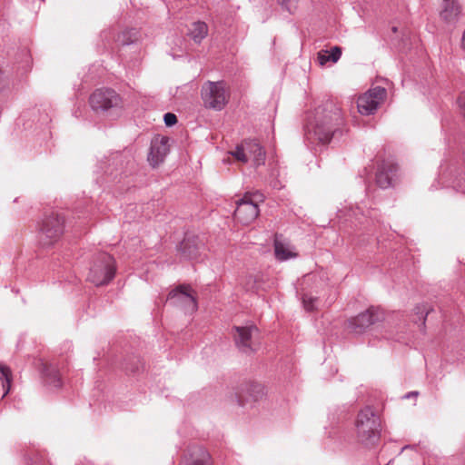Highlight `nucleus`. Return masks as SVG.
I'll return each mask as SVG.
<instances>
[{"label":"nucleus","instance_id":"obj_12","mask_svg":"<svg viewBox=\"0 0 465 465\" xmlns=\"http://www.w3.org/2000/svg\"><path fill=\"white\" fill-rule=\"evenodd\" d=\"M168 300L177 299L178 302L188 312H194L198 309L194 292L189 285H179L172 290L167 296Z\"/></svg>","mask_w":465,"mask_h":465},{"label":"nucleus","instance_id":"obj_19","mask_svg":"<svg viewBox=\"0 0 465 465\" xmlns=\"http://www.w3.org/2000/svg\"><path fill=\"white\" fill-rule=\"evenodd\" d=\"M188 34L194 43L200 44L208 35V25L202 21L193 22Z\"/></svg>","mask_w":465,"mask_h":465},{"label":"nucleus","instance_id":"obj_15","mask_svg":"<svg viewBox=\"0 0 465 465\" xmlns=\"http://www.w3.org/2000/svg\"><path fill=\"white\" fill-rule=\"evenodd\" d=\"M398 172V165L392 161H382L378 164L376 173V183L381 188L386 189L393 184V180Z\"/></svg>","mask_w":465,"mask_h":465},{"label":"nucleus","instance_id":"obj_16","mask_svg":"<svg viewBox=\"0 0 465 465\" xmlns=\"http://www.w3.org/2000/svg\"><path fill=\"white\" fill-rule=\"evenodd\" d=\"M210 454L201 446H193L187 450L181 465H211Z\"/></svg>","mask_w":465,"mask_h":465},{"label":"nucleus","instance_id":"obj_21","mask_svg":"<svg viewBox=\"0 0 465 465\" xmlns=\"http://www.w3.org/2000/svg\"><path fill=\"white\" fill-rule=\"evenodd\" d=\"M341 55V48L339 46H334L328 50H321L317 54V59L319 64L323 66L327 62L331 61L332 63H336Z\"/></svg>","mask_w":465,"mask_h":465},{"label":"nucleus","instance_id":"obj_25","mask_svg":"<svg viewBox=\"0 0 465 465\" xmlns=\"http://www.w3.org/2000/svg\"><path fill=\"white\" fill-rule=\"evenodd\" d=\"M318 300L311 295L303 294L302 303L303 307L308 312H312L316 309V303Z\"/></svg>","mask_w":465,"mask_h":465},{"label":"nucleus","instance_id":"obj_11","mask_svg":"<svg viewBox=\"0 0 465 465\" xmlns=\"http://www.w3.org/2000/svg\"><path fill=\"white\" fill-rule=\"evenodd\" d=\"M266 391L263 385L260 383H250L240 387L236 393L237 402L240 406L245 407L252 402L262 401Z\"/></svg>","mask_w":465,"mask_h":465},{"label":"nucleus","instance_id":"obj_4","mask_svg":"<svg viewBox=\"0 0 465 465\" xmlns=\"http://www.w3.org/2000/svg\"><path fill=\"white\" fill-rule=\"evenodd\" d=\"M115 272L114 257L105 252L97 253L92 260L87 280L95 286L105 285L114 279Z\"/></svg>","mask_w":465,"mask_h":465},{"label":"nucleus","instance_id":"obj_10","mask_svg":"<svg viewBox=\"0 0 465 465\" xmlns=\"http://www.w3.org/2000/svg\"><path fill=\"white\" fill-rule=\"evenodd\" d=\"M386 96V90L383 87L376 86L370 89L358 98V111L361 114H373L378 106L383 102Z\"/></svg>","mask_w":465,"mask_h":465},{"label":"nucleus","instance_id":"obj_1","mask_svg":"<svg viewBox=\"0 0 465 465\" xmlns=\"http://www.w3.org/2000/svg\"><path fill=\"white\" fill-rule=\"evenodd\" d=\"M341 113L340 107L333 102H326L316 109L314 123L309 127V134H313L322 143L331 141L334 127L340 124Z\"/></svg>","mask_w":465,"mask_h":465},{"label":"nucleus","instance_id":"obj_20","mask_svg":"<svg viewBox=\"0 0 465 465\" xmlns=\"http://www.w3.org/2000/svg\"><path fill=\"white\" fill-rule=\"evenodd\" d=\"M179 251L184 257L194 260L198 257L199 247L195 239L185 238L181 242Z\"/></svg>","mask_w":465,"mask_h":465},{"label":"nucleus","instance_id":"obj_30","mask_svg":"<svg viewBox=\"0 0 465 465\" xmlns=\"http://www.w3.org/2000/svg\"><path fill=\"white\" fill-rule=\"evenodd\" d=\"M54 385H55V386H59V385H60L59 378L57 379V383H55Z\"/></svg>","mask_w":465,"mask_h":465},{"label":"nucleus","instance_id":"obj_18","mask_svg":"<svg viewBox=\"0 0 465 465\" xmlns=\"http://www.w3.org/2000/svg\"><path fill=\"white\" fill-rule=\"evenodd\" d=\"M461 12V5L457 0H442L440 18L446 24L455 23Z\"/></svg>","mask_w":465,"mask_h":465},{"label":"nucleus","instance_id":"obj_22","mask_svg":"<svg viewBox=\"0 0 465 465\" xmlns=\"http://www.w3.org/2000/svg\"><path fill=\"white\" fill-rule=\"evenodd\" d=\"M140 37V33L135 28L125 29L120 32L116 36V43L121 45H127L135 43Z\"/></svg>","mask_w":465,"mask_h":465},{"label":"nucleus","instance_id":"obj_7","mask_svg":"<svg viewBox=\"0 0 465 465\" xmlns=\"http://www.w3.org/2000/svg\"><path fill=\"white\" fill-rule=\"evenodd\" d=\"M258 201H262V195L246 193L237 202L234 219L242 225H249L259 215Z\"/></svg>","mask_w":465,"mask_h":465},{"label":"nucleus","instance_id":"obj_24","mask_svg":"<svg viewBox=\"0 0 465 465\" xmlns=\"http://www.w3.org/2000/svg\"><path fill=\"white\" fill-rule=\"evenodd\" d=\"M302 0H278L280 5L290 14H293L297 11Z\"/></svg>","mask_w":465,"mask_h":465},{"label":"nucleus","instance_id":"obj_8","mask_svg":"<svg viewBox=\"0 0 465 465\" xmlns=\"http://www.w3.org/2000/svg\"><path fill=\"white\" fill-rule=\"evenodd\" d=\"M89 104L96 113L122 107V97L113 89H97L89 97Z\"/></svg>","mask_w":465,"mask_h":465},{"label":"nucleus","instance_id":"obj_9","mask_svg":"<svg viewBox=\"0 0 465 465\" xmlns=\"http://www.w3.org/2000/svg\"><path fill=\"white\" fill-rule=\"evenodd\" d=\"M232 155L241 163L252 161L253 167L257 168L265 163L266 153L264 149L255 141L245 142L238 145Z\"/></svg>","mask_w":465,"mask_h":465},{"label":"nucleus","instance_id":"obj_2","mask_svg":"<svg viewBox=\"0 0 465 465\" xmlns=\"http://www.w3.org/2000/svg\"><path fill=\"white\" fill-rule=\"evenodd\" d=\"M66 218L64 213L50 212L38 222L36 227L37 244L42 249L54 247L63 238Z\"/></svg>","mask_w":465,"mask_h":465},{"label":"nucleus","instance_id":"obj_5","mask_svg":"<svg viewBox=\"0 0 465 465\" xmlns=\"http://www.w3.org/2000/svg\"><path fill=\"white\" fill-rule=\"evenodd\" d=\"M201 95L204 107L221 111L229 102L230 91L223 81H208L202 86Z\"/></svg>","mask_w":465,"mask_h":465},{"label":"nucleus","instance_id":"obj_13","mask_svg":"<svg viewBox=\"0 0 465 465\" xmlns=\"http://www.w3.org/2000/svg\"><path fill=\"white\" fill-rule=\"evenodd\" d=\"M169 138L167 136H155L151 143L148 162L153 168L158 167L169 153Z\"/></svg>","mask_w":465,"mask_h":465},{"label":"nucleus","instance_id":"obj_27","mask_svg":"<svg viewBox=\"0 0 465 465\" xmlns=\"http://www.w3.org/2000/svg\"><path fill=\"white\" fill-rule=\"evenodd\" d=\"M458 103L460 108L464 110L465 114V92L461 93L458 98Z\"/></svg>","mask_w":465,"mask_h":465},{"label":"nucleus","instance_id":"obj_3","mask_svg":"<svg viewBox=\"0 0 465 465\" xmlns=\"http://www.w3.org/2000/svg\"><path fill=\"white\" fill-rule=\"evenodd\" d=\"M355 436L357 441L366 448L378 444L381 438V422L371 407H365L357 414L355 420Z\"/></svg>","mask_w":465,"mask_h":465},{"label":"nucleus","instance_id":"obj_26","mask_svg":"<svg viewBox=\"0 0 465 465\" xmlns=\"http://www.w3.org/2000/svg\"><path fill=\"white\" fill-rule=\"evenodd\" d=\"M164 124L167 126H173L177 123V117L174 114L167 113L163 116Z\"/></svg>","mask_w":465,"mask_h":465},{"label":"nucleus","instance_id":"obj_6","mask_svg":"<svg viewBox=\"0 0 465 465\" xmlns=\"http://www.w3.org/2000/svg\"><path fill=\"white\" fill-rule=\"evenodd\" d=\"M385 320V312L380 308L371 307L357 316L349 319L346 329L349 332L361 334L370 326Z\"/></svg>","mask_w":465,"mask_h":465},{"label":"nucleus","instance_id":"obj_14","mask_svg":"<svg viewBox=\"0 0 465 465\" xmlns=\"http://www.w3.org/2000/svg\"><path fill=\"white\" fill-rule=\"evenodd\" d=\"M234 331L235 343L242 351L248 352L256 350V346L252 341V338L258 333L256 326L234 327Z\"/></svg>","mask_w":465,"mask_h":465},{"label":"nucleus","instance_id":"obj_17","mask_svg":"<svg viewBox=\"0 0 465 465\" xmlns=\"http://www.w3.org/2000/svg\"><path fill=\"white\" fill-rule=\"evenodd\" d=\"M273 246L275 257L281 262L296 258L298 256V252L295 251L294 246L292 245L289 241L283 239L280 234H275Z\"/></svg>","mask_w":465,"mask_h":465},{"label":"nucleus","instance_id":"obj_23","mask_svg":"<svg viewBox=\"0 0 465 465\" xmlns=\"http://www.w3.org/2000/svg\"><path fill=\"white\" fill-rule=\"evenodd\" d=\"M0 379L2 380V385L5 390V394L9 392L12 381V371L8 367L0 364Z\"/></svg>","mask_w":465,"mask_h":465},{"label":"nucleus","instance_id":"obj_29","mask_svg":"<svg viewBox=\"0 0 465 465\" xmlns=\"http://www.w3.org/2000/svg\"><path fill=\"white\" fill-rule=\"evenodd\" d=\"M420 309H422L421 313H423V312L426 310L425 305H420V306L416 307V310L420 311Z\"/></svg>","mask_w":465,"mask_h":465},{"label":"nucleus","instance_id":"obj_28","mask_svg":"<svg viewBox=\"0 0 465 465\" xmlns=\"http://www.w3.org/2000/svg\"><path fill=\"white\" fill-rule=\"evenodd\" d=\"M460 45H461L462 48H465V29H464V32H463L462 36H461Z\"/></svg>","mask_w":465,"mask_h":465}]
</instances>
